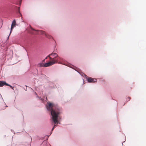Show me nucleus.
I'll list each match as a JSON object with an SVG mask.
<instances>
[{
    "label": "nucleus",
    "instance_id": "f257e3e1",
    "mask_svg": "<svg viewBox=\"0 0 146 146\" xmlns=\"http://www.w3.org/2000/svg\"><path fill=\"white\" fill-rule=\"evenodd\" d=\"M47 106V109L50 111L51 114L52 115L51 119L54 124H58V118L61 113L60 109L57 108L54 109L53 108L54 105L52 103H49L48 104Z\"/></svg>",
    "mask_w": 146,
    "mask_h": 146
},
{
    "label": "nucleus",
    "instance_id": "f03ea898",
    "mask_svg": "<svg viewBox=\"0 0 146 146\" xmlns=\"http://www.w3.org/2000/svg\"><path fill=\"white\" fill-rule=\"evenodd\" d=\"M56 63L54 62L50 61L46 63L45 64L42 65V64L40 63L38 65L40 67H46L47 66H50L52 65H53Z\"/></svg>",
    "mask_w": 146,
    "mask_h": 146
},
{
    "label": "nucleus",
    "instance_id": "7ed1b4c3",
    "mask_svg": "<svg viewBox=\"0 0 146 146\" xmlns=\"http://www.w3.org/2000/svg\"><path fill=\"white\" fill-rule=\"evenodd\" d=\"M37 31H39L40 33L42 34H44L45 36L48 38H50L52 37V36L46 33V32L43 31L37 30Z\"/></svg>",
    "mask_w": 146,
    "mask_h": 146
},
{
    "label": "nucleus",
    "instance_id": "20e7f679",
    "mask_svg": "<svg viewBox=\"0 0 146 146\" xmlns=\"http://www.w3.org/2000/svg\"><path fill=\"white\" fill-rule=\"evenodd\" d=\"M88 82H94L97 81V80L96 79L93 78L91 77H89L87 79Z\"/></svg>",
    "mask_w": 146,
    "mask_h": 146
},
{
    "label": "nucleus",
    "instance_id": "39448f33",
    "mask_svg": "<svg viewBox=\"0 0 146 146\" xmlns=\"http://www.w3.org/2000/svg\"><path fill=\"white\" fill-rule=\"evenodd\" d=\"M16 22L15 20L14 19V20L12 23L11 26V31L9 35H10L11 33L12 32V29L14 28V27L16 25Z\"/></svg>",
    "mask_w": 146,
    "mask_h": 146
},
{
    "label": "nucleus",
    "instance_id": "423d86ee",
    "mask_svg": "<svg viewBox=\"0 0 146 146\" xmlns=\"http://www.w3.org/2000/svg\"><path fill=\"white\" fill-rule=\"evenodd\" d=\"M7 84L5 81H0V86L2 87L4 85H6V84Z\"/></svg>",
    "mask_w": 146,
    "mask_h": 146
},
{
    "label": "nucleus",
    "instance_id": "0eeeda50",
    "mask_svg": "<svg viewBox=\"0 0 146 146\" xmlns=\"http://www.w3.org/2000/svg\"><path fill=\"white\" fill-rule=\"evenodd\" d=\"M49 58L51 60H52V61H51V62H55L56 63L58 62V59L55 60L54 58H52L50 57Z\"/></svg>",
    "mask_w": 146,
    "mask_h": 146
},
{
    "label": "nucleus",
    "instance_id": "6e6552de",
    "mask_svg": "<svg viewBox=\"0 0 146 146\" xmlns=\"http://www.w3.org/2000/svg\"><path fill=\"white\" fill-rule=\"evenodd\" d=\"M50 55H51V56L53 57H54V59L55 58L58 56V55L56 53H52L50 54Z\"/></svg>",
    "mask_w": 146,
    "mask_h": 146
},
{
    "label": "nucleus",
    "instance_id": "1a4fd4ad",
    "mask_svg": "<svg viewBox=\"0 0 146 146\" xmlns=\"http://www.w3.org/2000/svg\"><path fill=\"white\" fill-rule=\"evenodd\" d=\"M6 85L7 86H9L12 89H13V87L12 86H11L10 85L7 84H6Z\"/></svg>",
    "mask_w": 146,
    "mask_h": 146
},
{
    "label": "nucleus",
    "instance_id": "9d476101",
    "mask_svg": "<svg viewBox=\"0 0 146 146\" xmlns=\"http://www.w3.org/2000/svg\"><path fill=\"white\" fill-rule=\"evenodd\" d=\"M56 126V125H55V124H54V127H53V128H52V131L53 130V129H54V127H55V126Z\"/></svg>",
    "mask_w": 146,
    "mask_h": 146
},
{
    "label": "nucleus",
    "instance_id": "9b49d317",
    "mask_svg": "<svg viewBox=\"0 0 146 146\" xmlns=\"http://www.w3.org/2000/svg\"><path fill=\"white\" fill-rule=\"evenodd\" d=\"M31 29L32 30H33L35 31H37V30H35L34 29H33L32 27H31Z\"/></svg>",
    "mask_w": 146,
    "mask_h": 146
},
{
    "label": "nucleus",
    "instance_id": "f8f14e48",
    "mask_svg": "<svg viewBox=\"0 0 146 146\" xmlns=\"http://www.w3.org/2000/svg\"><path fill=\"white\" fill-rule=\"evenodd\" d=\"M50 56H51V55H50V54H49V55H48L47 57V58L48 57L49 58Z\"/></svg>",
    "mask_w": 146,
    "mask_h": 146
},
{
    "label": "nucleus",
    "instance_id": "ddd939ff",
    "mask_svg": "<svg viewBox=\"0 0 146 146\" xmlns=\"http://www.w3.org/2000/svg\"><path fill=\"white\" fill-rule=\"evenodd\" d=\"M47 58V57H46L44 59L45 60Z\"/></svg>",
    "mask_w": 146,
    "mask_h": 146
},
{
    "label": "nucleus",
    "instance_id": "4468645a",
    "mask_svg": "<svg viewBox=\"0 0 146 146\" xmlns=\"http://www.w3.org/2000/svg\"><path fill=\"white\" fill-rule=\"evenodd\" d=\"M45 60V59H44V60H43V62H44Z\"/></svg>",
    "mask_w": 146,
    "mask_h": 146
},
{
    "label": "nucleus",
    "instance_id": "2eb2a0df",
    "mask_svg": "<svg viewBox=\"0 0 146 146\" xmlns=\"http://www.w3.org/2000/svg\"><path fill=\"white\" fill-rule=\"evenodd\" d=\"M59 59L60 60H61V58H60V57H59Z\"/></svg>",
    "mask_w": 146,
    "mask_h": 146
},
{
    "label": "nucleus",
    "instance_id": "dca6fc26",
    "mask_svg": "<svg viewBox=\"0 0 146 146\" xmlns=\"http://www.w3.org/2000/svg\"><path fill=\"white\" fill-rule=\"evenodd\" d=\"M30 28H31V27H32L31 25H30Z\"/></svg>",
    "mask_w": 146,
    "mask_h": 146
},
{
    "label": "nucleus",
    "instance_id": "f3484780",
    "mask_svg": "<svg viewBox=\"0 0 146 146\" xmlns=\"http://www.w3.org/2000/svg\"><path fill=\"white\" fill-rule=\"evenodd\" d=\"M9 36H8V38H9Z\"/></svg>",
    "mask_w": 146,
    "mask_h": 146
}]
</instances>
